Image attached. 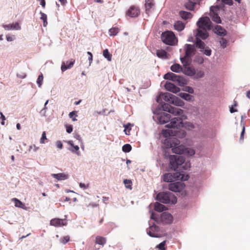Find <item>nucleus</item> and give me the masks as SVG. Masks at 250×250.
I'll use <instances>...</instances> for the list:
<instances>
[{"label":"nucleus","instance_id":"1","mask_svg":"<svg viewBox=\"0 0 250 250\" xmlns=\"http://www.w3.org/2000/svg\"><path fill=\"white\" fill-rule=\"evenodd\" d=\"M169 167L175 172L183 173L184 170L190 167V164L186 162L182 156L171 155L169 157Z\"/></svg>","mask_w":250,"mask_h":250},{"label":"nucleus","instance_id":"2","mask_svg":"<svg viewBox=\"0 0 250 250\" xmlns=\"http://www.w3.org/2000/svg\"><path fill=\"white\" fill-rule=\"evenodd\" d=\"M159 104L157 107V109L154 111V114H159V110L161 109L162 111L168 112L175 115H180L183 113V110L182 109L177 107L172 106L169 104L165 103L163 102H162V103Z\"/></svg>","mask_w":250,"mask_h":250},{"label":"nucleus","instance_id":"3","mask_svg":"<svg viewBox=\"0 0 250 250\" xmlns=\"http://www.w3.org/2000/svg\"><path fill=\"white\" fill-rule=\"evenodd\" d=\"M156 199L163 204H175L177 201L176 197L169 191H163L159 193L156 195Z\"/></svg>","mask_w":250,"mask_h":250},{"label":"nucleus","instance_id":"4","mask_svg":"<svg viewBox=\"0 0 250 250\" xmlns=\"http://www.w3.org/2000/svg\"><path fill=\"white\" fill-rule=\"evenodd\" d=\"M150 218L154 220L157 223L166 225L171 224L173 220V217L168 212H163L160 216H158L152 211Z\"/></svg>","mask_w":250,"mask_h":250},{"label":"nucleus","instance_id":"5","mask_svg":"<svg viewBox=\"0 0 250 250\" xmlns=\"http://www.w3.org/2000/svg\"><path fill=\"white\" fill-rule=\"evenodd\" d=\"M189 176L188 174L182 173L179 172L173 173H167L163 175V180L166 182L172 183L176 180L187 181L188 179Z\"/></svg>","mask_w":250,"mask_h":250},{"label":"nucleus","instance_id":"6","mask_svg":"<svg viewBox=\"0 0 250 250\" xmlns=\"http://www.w3.org/2000/svg\"><path fill=\"white\" fill-rule=\"evenodd\" d=\"M167 142L169 143V147L172 148V151L174 153L179 154H184L186 146L183 145H180V142L175 138H170L167 140Z\"/></svg>","mask_w":250,"mask_h":250},{"label":"nucleus","instance_id":"7","mask_svg":"<svg viewBox=\"0 0 250 250\" xmlns=\"http://www.w3.org/2000/svg\"><path fill=\"white\" fill-rule=\"evenodd\" d=\"M164 79L176 83L180 86L187 84V80L183 76L176 75L172 72H167L164 76Z\"/></svg>","mask_w":250,"mask_h":250},{"label":"nucleus","instance_id":"8","mask_svg":"<svg viewBox=\"0 0 250 250\" xmlns=\"http://www.w3.org/2000/svg\"><path fill=\"white\" fill-rule=\"evenodd\" d=\"M161 40L165 44L173 45L176 41V38L173 32L167 31L163 32L161 35Z\"/></svg>","mask_w":250,"mask_h":250},{"label":"nucleus","instance_id":"9","mask_svg":"<svg viewBox=\"0 0 250 250\" xmlns=\"http://www.w3.org/2000/svg\"><path fill=\"white\" fill-rule=\"evenodd\" d=\"M163 134L165 137H177L184 138L186 135V132L183 130L180 129H166L163 130Z\"/></svg>","mask_w":250,"mask_h":250},{"label":"nucleus","instance_id":"10","mask_svg":"<svg viewBox=\"0 0 250 250\" xmlns=\"http://www.w3.org/2000/svg\"><path fill=\"white\" fill-rule=\"evenodd\" d=\"M196 24L198 28L203 30H210L212 28V22L208 17L200 18Z\"/></svg>","mask_w":250,"mask_h":250},{"label":"nucleus","instance_id":"11","mask_svg":"<svg viewBox=\"0 0 250 250\" xmlns=\"http://www.w3.org/2000/svg\"><path fill=\"white\" fill-rule=\"evenodd\" d=\"M195 46L199 49L200 51L207 56H210L211 55V50L201 40H198L194 42Z\"/></svg>","mask_w":250,"mask_h":250},{"label":"nucleus","instance_id":"12","mask_svg":"<svg viewBox=\"0 0 250 250\" xmlns=\"http://www.w3.org/2000/svg\"><path fill=\"white\" fill-rule=\"evenodd\" d=\"M183 119L179 117H174L170 119L169 123L166 125V127L169 129H179L182 126Z\"/></svg>","mask_w":250,"mask_h":250},{"label":"nucleus","instance_id":"13","mask_svg":"<svg viewBox=\"0 0 250 250\" xmlns=\"http://www.w3.org/2000/svg\"><path fill=\"white\" fill-rule=\"evenodd\" d=\"M220 6L215 5L210 7V16L212 20L216 23H221V20L218 15L220 11Z\"/></svg>","mask_w":250,"mask_h":250},{"label":"nucleus","instance_id":"14","mask_svg":"<svg viewBox=\"0 0 250 250\" xmlns=\"http://www.w3.org/2000/svg\"><path fill=\"white\" fill-rule=\"evenodd\" d=\"M175 96L172 94L166 93L165 94L161 93L156 98V101L158 103H162L163 100L169 103L174 104Z\"/></svg>","mask_w":250,"mask_h":250},{"label":"nucleus","instance_id":"15","mask_svg":"<svg viewBox=\"0 0 250 250\" xmlns=\"http://www.w3.org/2000/svg\"><path fill=\"white\" fill-rule=\"evenodd\" d=\"M160 231V228L155 224L150 225L148 229H146V233L151 237L158 238L160 236L156 233Z\"/></svg>","mask_w":250,"mask_h":250},{"label":"nucleus","instance_id":"16","mask_svg":"<svg viewBox=\"0 0 250 250\" xmlns=\"http://www.w3.org/2000/svg\"><path fill=\"white\" fill-rule=\"evenodd\" d=\"M184 184L182 182L171 183L168 184V189L173 192H180L184 187Z\"/></svg>","mask_w":250,"mask_h":250},{"label":"nucleus","instance_id":"17","mask_svg":"<svg viewBox=\"0 0 250 250\" xmlns=\"http://www.w3.org/2000/svg\"><path fill=\"white\" fill-rule=\"evenodd\" d=\"M140 13V9L136 6H132L126 11V14L127 16L131 18L137 17Z\"/></svg>","mask_w":250,"mask_h":250},{"label":"nucleus","instance_id":"18","mask_svg":"<svg viewBox=\"0 0 250 250\" xmlns=\"http://www.w3.org/2000/svg\"><path fill=\"white\" fill-rule=\"evenodd\" d=\"M158 115V121L160 124H165L169 122L171 116L169 113L162 112Z\"/></svg>","mask_w":250,"mask_h":250},{"label":"nucleus","instance_id":"19","mask_svg":"<svg viewBox=\"0 0 250 250\" xmlns=\"http://www.w3.org/2000/svg\"><path fill=\"white\" fill-rule=\"evenodd\" d=\"M196 31L197 33L195 35V41H197L198 40H204L208 38V33L207 32L208 30L198 28Z\"/></svg>","mask_w":250,"mask_h":250},{"label":"nucleus","instance_id":"20","mask_svg":"<svg viewBox=\"0 0 250 250\" xmlns=\"http://www.w3.org/2000/svg\"><path fill=\"white\" fill-rule=\"evenodd\" d=\"M195 51V45L190 44H186V50L185 55L186 57H188L189 58H191L192 56V54H194Z\"/></svg>","mask_w":250,"mask_h":250},{"label":"nucleus","instance_id":"21","mask_svg":"<svg viewBox=\"0 0 250 250\" xmlns=\"http://www.w3.org/2000/svg\"><path fill=\"white\" fill-rule=\"evenodd\" d=\"M165 87L167 90L174 93H177L180 90L178 87L175 85L173 83L168 82H167L166 83Z\"/></svg>","mask_w":250,"mask_h":250},{"label":"nucleus","instance_id":"22","mask_svg":"<svg viewBox=\"0 0 250 250\" xmlns=\"http://www.w3.org/2000/svg\"><path fill=\"white\" fill-rule=\"evenodd\" d=\"M71 147L69 148V150L72 153L76 154L77 155H80L79 150V146L77 145L75 146L72 140H69L66 142Z\"/></svg>","mask_w":250,"mask_h":250},{"label":"nucleus","instance_id":"23","mask_svg":"<svg viewBox=\"0 0 250 250\" xmlns=\"http://www.w3.org/2000/svg\"><path fill=\"white\" fill-rule=\"evenodd\" d=\"M50 225L55 227H61L66 225V222L63 219L54 218L50 221Z\"/></svg>","mask_w":250,"mask_h":250},{"label":"nucleus","instance_id":"24","mask_svg":"<svg viewBox=\"0 0 250 250\" xmlns=\"http://www.w3.org/2000/svg\"><path fill=\"white\" fill-rule=\"evenodd\" d=\"M183 73L189 76H193L195 75V69L192 66H187L183 68Z\"/></svg>","mask_w":250,"mask_h":250},{"label":"nucleus","instance_id":"25","mask_svg":"<svg viewBox=\"0 0 250 250\" xmlns=\"http://www.w3.org/2000/svg\"><path fill=\"white\" fill-rule=\"evenodd\" d=\"M214 32L219 36H225L227 35V31L220 25H216L214 29Z\"/></svg>","mask_w":250,"mask_h":250},{"label":"nucleus","instance_id":"26","mask_svg":"<svg viewBox=\"0 0 250 250\" xmlns=\"http://www.w3.org/2000/svg\"><path fill=\"white\" fill-rule=\"evenodd\" d=\"M51 176L57 179L59 181L61 180H64L67 179L68 178V176L67 175L63 173H60L57 174H52Z\"/></svg>","mask_w":250,"mask_h":250},{"label":"nucleus","instance_id":"27","mask_svg":"<svg viewBox=\"0 0 250 250\" xmlns=\"http://www.w3.org/2000/svg\"><path fill=\"white\" fill-rule=\"evenodd\" d=\"M75 61H71L70 62H67L66 64L64 62L62 63L61 66V70L62 72L66 71L68 69L71 68L74 65Z\"/></svg>","mask_w":250,"mask_h":250},{"label":"nucleus","instance_id":"28","mask_svg":"<svg viewBox=\"0 0 250 250\" xmlns=\"http://www.w3.org/2000/svg\"><path fill=\"white\" fill-rule=\"evenodd\" d=\"M174 28L178 31H181L185 28V24L182 21H178L174 23Z\"/></svg>","mask_w":250,"mask_h":250},{"label":"nucleus","instance_id":"29","mask_svg":"<svg viewBox=\"0 0 250 250\" xmlns=\"http://www.w3.org/2000/svg\"><path fill=\"white\" fill-rule=\"evenodd\" d=\"M179 14L180 17L184 20L190 19L192 17L191 14L189 12L180 11Z\"/></svg>","mask_w":250,"mask_h":250},{"label":"nucleus","instance_id":"30","mask_svg":"<svg viewBox=\"0 0 250 250\" xmlns=\"http://www.w3.org/2000/svg\"><path fill=\"white\" fill-rule=\"evenodd\" d=\"M172 71L175 73L183 72V68L178 63H175L170 66Z\"/></svg>","mask_w":250,"mask_h":250},{"label":"nucleus","instance_id":"31","mask_svg":"<svg viewBox=\"0 0 250 250\" xmlns=\"http://www.w3.org/2000/svg\"><path fill=\"white\" fill-rule=\"evenodd\" d=\"M167 209V208L165 205L159 202H156L154 204V209L157 211L162 212Z\"/></svg>","mask_w":250,"mask_h":250},{"label":"nucleus","instance_id":"32","mask_svg":"<svg viewBox=\"0 0 250 250\" xmlns=\"http://www.w3.org/2000/svg\"><path fill=\"white\" fill-rule=\"evenodd\" d=\"M157 56L161 59H167V53L166 51L162 49L157 50L156 51Z\"/></svg>","mask_w":250,"mask_h":250},{"label":"nucleus","instance_id":"33","mask_svg":"<svg viewBox=\"0 0 250 250\" xmlns=\"http://www.w3.org/2000/svg\"><path fill=\"white\" fill-rule=\"evenodd\" d=\"M188 130H191L195 128V125L189 122H182V126Z\"/></svg>","mask_w":250,"mask_h":250},{"label":"nucleus","instance_id":"34","mask_svg":"<svg viewBox=\"0 0 250 250\" xmlns=\"http://www.w3.org/2000/svg\"><path fill=\"white\" fill-rule=\"evenodd\" d=\"M190 59L191 58L186 57L185 56L183 57L180 58L181 62L183 64L184 67H185L187 66H189Z\"/></svg>","mask_w":250,"mask_h":250},{"label":"nucleus","instance_id":"35","mask_svg":"<svg viewBox=\"0 0 250 250\" xmlns=\"http://www.w3.org/2000/svg\"><path fill=\"white\" fill-rule=\"evenodd\" d=\"M12 200L13 202H14L15 207H18V208H21L22 209L25 208V204L24 203H23L22 202H21V201H20L19 200H18V199H17L16 198H14L12 199Z\"/></svg>","mask_w":250,"mask_h":250},{"label":"nucleus","instance_id":"36","mask_svg":"<svg viewBox=\"0 0 250 250\" xmlns=\"http://www.w3.org/2000/svg\"><path fill=\"white\" fill-rule=\"evenodd\" d=\"M154 6V2L153 0H146L145 7L147 13L150 11V9Z\"/></svg>","mask_w":250,"mask_h":250},{"label":"nucleus","instance_id":"37","mask_svg":"<svg viewBox=\"0 0 250 250\" xmlns=\"http://www.w3.org/2000/svg\"><path fill=\"white\" fill-rule=\"evenodd\" d=\"M95 242L96 244L103 246L106 243V239L104 237L98 236L96 238Z\"/></svg>","mask_w":250,"mask_h":250},{"label":"nucleus","instance_id":"38","mask_svg":"<svg viewBox=\"0 0 250 250\" xmlns=\"http://www.w3.org/2000/svg\"><path fill=\"white\" fill-rule=\"evenodd\" d=\"M179 96L183 99H185L188 101H191L192 99L193 98V96L192 95L188 93L184 92L180 93Z\"/></svg>","mask_w":250,"mask_h":250},{"label":"nucleus","instance_id":"39","mask_svg":"<svg viewBox=\"0 0 250 250\" xmlns=\"http://www.w3.org/2000/svg\"><path fill=\"white\" fill-rule=\"evenodd\" d=\"M184 154L189 156H192L195 154V151L194 149L191 148L186 147L185 148Z\"/></svg>","mask_w":250,"mask_h":250},{"label":"nucleus","instance_id":"40","mask_svg":"<svg viewBox=\"0 0 250 250\" xmlns=\"http://www.w3.org/2000/svg\"><path fill=\"white\" fill-rule=\"evenodd\" d=\"M196 3L191 1H188L185 4L186 8L189 10H193L194 9Z\"/></svg>","mask_w":250,"mask_h":250},{"label":"nucleus","instance_id":"41","mask_svg":"<svg viewBox=\"0 0 250 250\" xmlns=\"http://www.w3.org/2000/svg\"><path fill=\"white\" fill-rule=\"evenodd\" d=\"M40 14L41 16L40 19L43 21V25L45 27L47 24V15L42 11L40 12Z\"/></svg>","mask_w":250,"mask_h":250},{"label":"nucleus","instance_id":"42","mask_svg":"<svg viewBox=\"0 0 250 250\" xmlns=\"http://www.w3.org/2000/svg\"><path fill=\"white\" fill-rule=\"evenodd\" d=\"M119 31V29L118 27H112L109 30V35L111 36H115L116 35Z\"/></svg>","mask_w":250,"mask_h":250},{"label":"nucleus","instance_id":"43","mask_svg":"<svg viewBox=\"0 0 250 250\" xmlns=\"http://www.w3.org/2000/svg\"><path fill=\"white\" fill-rule=\"evenodd\" d=\"M103 56L106 58L108 61H111V55L109 53L107 49H105L103 51Z\"/></svg>","mask_w":250,"mask_h":250},{"label":"nucleus","instance_id":"44","mask_svg":"<svg viewBox=\"0 0 250 250\" xmlns=\"http://www.w3.org/2000/svg\"><path fill=\"white\" fill-rule=\"evenodd\" d=\"M131 146L130 144L124 145L122 147V150L125 152H129L131 150Z\"/></svg>","mask_w":250,"mask_h":250},{"label":"nucleus","instance_id":"45","mask_svg":"<svg viewBox=\"0 0 250 250\" xmlns=\"http://www.w3.org/2000/svg\"><path fill=\"white\" fill-rule=\"evenodd\" d=\"M124 183L127 188L130 189H132V182L130 180L125 179L124 180Z\"/></svg>","mask_w":250,"mask_h":250},{"label":"nucleus","instance_id":"46","mask_svg":"<svg viewBox=\"0 0 250 250\" xmlns=\"http://www.w3.org/2000/svg\"><path fill=\"white\" fill-rule=\"evenodd\" d=\"M43 76L42 74H41L37 79V83L39 87H41L43 82Z\"/></svg>","mask_w":250,"mask_h":250},{"label":"nucleus","instance_id":"47","mask_svg":"<svg viewBox=\"0 0 250 250\" xmlns=\"http://www.w3.org/2000/svg\"><path fill=\"white\" fill-rule=\"evenodd\" d=\"M73 137L75 139L77 140L79 143H80L82 144V147H83V143L82 139L81 137V136L77 133H74L73 134Z\"/></svg>","mask_w":250,"mask_h":250},{"label":"nucleus","instance_id":"48","mask_svg":"<svg viewBox=\"0 0 250 250\" xmlns=\"http://www.w3.org/2000/svg\"><path fill=\"white\" fill-rule=\"evenodd\" d=\"M204 76V72L203 71L200 70L195 72V75H194V79H198L203 78Z\"/></svg>","mask_w":250,"mask_h":250},{"label":"nucleus","instance_id":"49","mask_svg":"<svg viewBox=\"0 0 250 250\" xmlns=\"http://www.w3.org/2000/svg\"><path fill=\"white\" fill-rule=\"evenodd\" d=\"M219 43H220V45L223 48H224L226 47L228 42H227V40H226L225 39H224L223 38H221L220 39Z\"/></svg>","mask_w":250,"mask_h":250},{"label":"nucleus","instance_id":"50","mask_svg":"<svg viewBox=\"0 0 250 250\" xmlns=\"http://www.w3.org/2000/svg\"><path fill=\"white\" fill-rule=\"evenodd\" d=\"M69 118H72L73 121H76L77 119L76 117L77 116L76 111H73L69 113L68 115Z\"/></svg>","mask_w":250,"mask_h":250},{"label":"nucleus","instance_id":"51","mask_svg":"<svg viewBox=\"0 0 250 250\" xmlns=\"http://www.w3.org/2000/svg\"><path fill=\"white\" fill-rule=\"evenodd\" d=\"M12 30H19L21 29L20 25L18 22H15L11 24Z\"/></svg>","mask_w":250,"mask_h":250},{"label":"nucleus","instance_id":"52","mask_svg":"<svg viewBox=\"0 0 250 250\" xmlns=\"http://www.w3.org/2000/svg\"><path fill=\"white\" fill-rule=\"evenodd\" d=\"M166 241H164L160 243L157 246V248H159L160 250H165Z\"/></svg>","mask_w":250,"mask_h":250},{"label":"nucleus","instance_id":"53","mask_svg":"<svg viewBox=\"0 0 250 250\" xmlns=\"http://www.w3.org/2000/svg\"><path fill=\"white\" fill-rule=\"evenodd\" d=\"M69 241V237L68 236H64L61 239V243H63V244H66Z\"/></svg>","mask_w":250,"mask_h":250},{"label":"nucleus","instance_id":"54","mask_svg":"<svg viewBox=\"0 0 250 250\" xmlns=\"http://www.w3.org/2000/svg\"><path fill=\"white\" fill-rule=\"evenodd\" d=\"M46 139H47V138H46V133L45 131H43L42 133V137L40 139V143L44 144V140H46Z\"/></svg>","mask_w":250,"mask_h":250},{"label":"nucleus","instance_id":"55","mask_svg":"<svg viewBox=\"0 0 250 250\" xmlns=\"http://www.w3.org/2000/svg\"><path fill=\"white\" fill-rule=\"evenodd\" d=\"M243 128H242V132H241V135H240V140H243L244 139V133H245V124L244 123H243Z\"/></svg>","mask_w":250,"mask_h":250},{"label":"nucleus","instance_id":"56","mask_svg":"<svg viewBox=\"0 0 250 250\" xmlns=\"http://www.w3.org/2000/svg\"><path fill=\"white\" fill-rule=\"evenodd\" d=\"M65 127H66V132L68 133H71L72 132V131H73V126H72V125H65Z\"/></svg>","mask_w":250,"mask_h":250},{"label":"nucleus","instance_id":"57","mask_svg":"<svg viewBox=\"0 0 250 250\" xmlns=\"http://www.w3.org/2000/svg\"><path fill=\"white\" fill-rule=\"evenodd\" d=\"M47 108L46 107V105H44V107L41 110L40 113L41 115L42 116H46V113L47 111Z\"/></svg>","mask_w":250,"mask_h":250},{"label":"nucleus","instance_id":"58","mask_svg":"<svg viewBox=\"0 0 250 250\" xmlns=\"http://www.w3.org/2000/svg\"><path fill=\"white\" fill-rule=\"evenodd\" d=\"M185 90L186 92H188L189 93L192 94L194 92V90L191 87L186 86V87H185Z\"/></svg>","mask_w":250,"mask_h":250},{"label":"nucleus","instance_id":"59","mask_svg":"<svg viewBox=\"0 0 250 250\" xmlns=\"http://www.w3.org/2000/svg\"><path fill=\"white\" fill-rule=\"evenodd\" d=\"M2 26H3V27L4 28V29L5 30H12L11 24H4V25H3Z\"/></svg>","mask_w":250,"mask_h":250},{"label":"nucleus","instance_id":"60","mask_svg":"<svg viewBox=\"0 0 250 250\" xmlns=\"http://www.w3.org/2000/svg\"><path fill=\"white\" fill-rule=\"evenodd\" d=\"M222 2L229 5H231L233 4L232 0H222Z\"/></svg>","mask_w":250,"mask_h":250},{"label":"nucleus","instance_id":"61","mask_svg":"<svg viewBox=\"0 0 250 250\" xmlns=\"http://www.w3.org/2000/svg\"><path fill=\"white\" fill-rule=\"evenodd\" d=\"M31 149H33L34 152H36L39 149V147L35 145H33L29 146V150Z\"/></svg>","mask_w":250,"mask_h":250},{"label":"nucleus","instance_id":"62","mask_svg":"<svg viewBox=\"0 0 250 250\" xmlns=\"http://www.w3.org/2000/svg\"><path fill=\"white\" fill-rule=\"evenodd\" d=\"M56 146L60 149H62L63 147L62 144L60 141H58L56 142Z\"/></svg>","mask_w":250,"mask_h":250},{"label":"nucleus","instance_id":"63","mask_svg":"<svg viewBox=\"0 0 250 250\" xmlns=\"http://www.w3.org/2000/svg\"><path fill=\"white\" fill-rule=\"evenodd\" d=\"M79 186L80 188L84 189L87 188H88L89 185L88 184L86 185L84 183H80L79 184Z\"/></svg>","mask_w":250,"mask_h":250},{"label":"nucleus","instance_id":"64","mask_svg":"<svg viewBox=\"0 0 250 250\" xmlns=\"http://www.w3.org/2000/svg\"><path fill=\"white\" fill-rule=\"evenodd\" d=\"M98 206V204L94 203H91L89 204L88 205H86L87 207H91L92 208H95Z\"/></svg>","mask_w":250,"mask_h":250}]
</instances>
